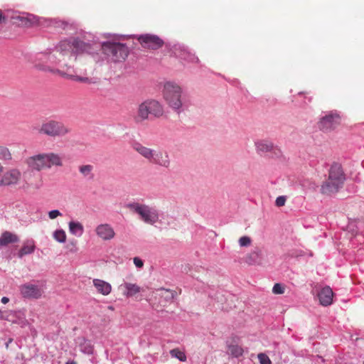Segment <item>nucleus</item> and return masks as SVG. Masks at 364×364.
I'll list each match as a JSON object with an SVG mask.
<instances>
[{"label":"nucleus","instance_id":"40","mask_svg":"<svg viewBox=\"0 0 364 364\" xmlns=\"http://www.w3.org/2000/svg\"><path fill=\"white\" fill-rule=\"evenodd\" d=\"M6 20L5 16L3 15L2 11L0 10V24L4 22Z\"/></svg>","mask_w":364,"mask_h":364},{"label":"nucleus","instance_id":"26","mask_svg":"<svg viewBox=\"0 0 364 364\" xmlns=\"http://www.w3.org/2000/svg\"><path fill=\"white\" fill-rule=\"evenodd\" d=\"M172 357L178 359L180 361L185 362L187 359L185 353L178 348H173L170 350Z\"/></svg>","mask_w":364,"mask_h":364},{"label":"nucleus","instance_id":"7","mask_svg":"<svg viewBox=\"0 0 364 364\" xmlns=\"http://www.w3.org/2000/svg\"><path fill=\"white\" fill-rule=\"evenodd\" d=\"M70 132V129L64 123L54 119L43 122L38 129L40 134L54 138L64 136Z\"/></svg>","mask_w":364,"mask_h":364},{"label":"nucleus","instance_id":"21","mask_svg":"<svg viewBox=\"0 0 364 364\" xmlns=\"http://www.w3.org/2000/svg\"><path fill=\"white\" fill-rule=\"evenodd\" d=\"M93 285L98 293L107 296L112 291V286L109 283L99 279H93Z\"/></svg>","mask_w":364,"mask_h":364},{"label":"nucleus","instance_id":"5","mask_svg":"<svg viewBox=\"0 0 364 364\" xmlns=\"http://www.w3.org/2000/svg\"><path fill=\"white\" fill-rule=\"evenodd\" d=\"M90 49V45L78 39L72 41L65 40L60 42L57 47V53L65 61V58H70L75 54L87 52Z\"/></svg>","mask_w":364,"mask_h":364},{"label":"nucleus","instance_id":"32","mask_svg":"<svg viewBox=\"0 0 364 364\" xmlns=\"http://www.w3.org/2000/svg\"><path fill=\"white\" fill-rule=\"evenodd\" d=\"M284 286L279 284V283H277L274 285L273 288H272V292L274 294H282L284 293Z\"/></svg>","mask_w":364,"mask_h":364},{"label":"nucleus","instance_id":"20","mask_svg":"<svg viewBox=\"0 0 364 364\" xmlns=\"http://www.w3.org/2000/svg\"><path fill=\"white\" fill-rule=\"evenodd\" d=\"M119 289L122 291L124 296L131 297L141 291V287L136 284L131 282H124L119 286Z\"/></svg>","mask_w":364,"mask_h":364},{"label":"nucleus","instance_id":"18","mask_svg":"<svg viewBox=\"0 0 364 364\" xmlns=\"http://www.w3.org/2000/svg\"><path fill=\"white\" fill-rule=\"evenodd\" d=\"M342 186L328 177L327 180L321 186V193L323 195L329 196L337 193Z\"/></svg>","mask_w":364,"mask_h":364},{"label":"nucleus","instance_id":"1","mask_svg":"<svg viewBox=\"0 0 364 364\" xmlns=\"http://www.w3.org/2000/svg\"><path fill=\"white\" fill-rule=\"evenodd\" d=\"M62 61H64L62 57H60L58 53L56 52L53 53H38L36 55L35 60V67L40 70L45 72H50L54 74H58L64 77L69 80L77 81L82 83L90 84L93 81L91 78L84 76H80L75 74L74 71H71V68L68 66L66 63H63L61 66L67 68L65 70H60L55 68V65H59Z\"/></svg>","mask_w":364,"mask_h":364},{"label":"nucleus","instance_id":"38","mask_svg":"<svg viewBox=\"0 0 364 364\" xmlns=\"http://www.w3.org/2000/svg\"><path fill=\"white\" fill-rule=\"evenodd\" d=\"M134 264L138 268H141L144 266L143 261L139 257L134 258Z\"/></svg>","mask_w":364,"mask_h":364},{"label":"nucleus","instance_id":"4","mask_svg":"<svg viewBox=\"0 0 364 364\" xmlns=\"http://www.w3.org/2000/svg\"><path fill=\"white\" fill-rule=\"evenodd\" d=\"M164 114V109L162 105L156 100H146L139 104L135 120L137 122H141L149 118L161 117Z\"/></svg>","mask_w":364,"mask_h":364},{"label":"nucleus","instance_id":"42","mask_svg":"<svg viewBox=\"0 0 364 364\" xmlns=\"http://www.w3.org/2000/svg\"><path fill=\"white\" fill-rule=\"evenodd\" d=\"M12 341H13L12 338H9V341L6 343V349L9 348V344L12 342Z\"/></svg>","mask_w":364,"mask_h":364},{"label":"nucleus","instance_id":"31","mask_svg":"<svg viewBox=\"0 0 364 364\" xmlns=\"http://www.w3.org/2000/svg\"><path fill=\"white\" fill-rule=\"evenodd\" d=\"M21 23L25 26H31L35 22L34 17L29 16L20 18Z\"/></svg>","mask_w":364,"mask_h":364},{"label":"nucleus","instance_id":"14","mask_svg":"<svg viewBox=\"0 0 364 364\" xmlns=\"http://www.w3.org/2000/svg\"><path fill=\"white\" fill-rule=\"evenodd\" d=\"M20 291L23 297L30 299H40L44 293L42 286L26 283L20 287Z\"/></svg>","mask_w":364,"mask_h":364},{"label":"nucleus","instance_id":"12","mask_svg":"<svg viewBox=\"0 0 364 364\" xmlns=\"http://www.w3.org/2000/svg\"><path fill=\"white\" fill-rule=\"evenodd\" d=\"M137 40L141 46L146 49L157 50L164 46V41L156 35H140Z\"/></svg>","mask_w":364,"mask_h":364},{"label":"nucleus","instance_id":"10","mask_svg":"<svg viewBox=\"0 0 364 364\" xmlns=\"http://www.w3.org/2000/svg\"><path fill=\"white\" fill-rule=\"evenodd\" d=\"M255 145L257 152L260 155H267L273 159H279L282 156V150L268 140H258L255 141Z\"/></svg>","mask_w":364,"mask_h":364},{"label":"nucleus","instance_id":"17","mask_svg":"<svg viewBox=\"0 0 364 364\" xmlns=\"http://www.w3.org/2000/svg\"><path fill=\"white\" fill-rule=\"evenodd\" d=\"M328 177L341 186L346 179L343 168L338 164H334L331 166Z\"/></svg>","mask_w":364,"mask_h":364},{"label":"nucleus","instance_id":"36","mask_svg":"<svg viewBox=\"0 0 364 364\" xmlns=\"http://www.w3.org/2000/svg\"><path fill=\"white\" fill-rule=\"evenodd\" d=\"M286 203V197L285 196H279L277 198L275 204L277 207H282L285 205Z\"/></svg>","mask_w":364,"mask_h":364},{"label":"nucleus","instance_id":"23","mask_svg":"<svg viewBox=\"0 0 364 364\" xmlns=\"http://www.w3.org/2000/svg\"><path fill=\"white\" fill-rule=\"evenodd\" d=\"M36 249L35 242L33 240H28L25 242L18 252V257H22L26 255L31 254Z\"/></svg>","mask_w":364,"mask_h":364},{"label":"nucleus","instance_id":"25","mask_svg":"<svg viewBox=\"0 0 364 364\" xmlns=\"http://www.w3.org/2000/svg\"><path fill=\"white\" fill-rule=\"evenodd\" d=\"M13 159V154L11 150L6 146L0 145V160L10 161Z\"/></svg>","mask_w":364,"mask_h":364},{"label":"nucleus","instance_id":"22","mask_svg":"<svg viewBox=\"0 0 364 364\" xmlns=\"http://www.w3.org/2000/svg\"><path fill=\"white\" fill-rule=\"evenodd\" d=\"M18 237L11 232L5 231L0 236V247L18 242Z\"/></svg>","mask_w":364,"mask_h":364},{"label":"nucleus","instance_id":"6","mask_svg":"<svg viewBox=\"0 0 364 364\" xmlns=\"http://www.w3.org/2000/svg\"><path fill=\"white\" fill-rule=\"evenodd\" d=\"M164 97L167 104L173 109L178 110L182 106L181 87L175 82H168L164 87Z\"/></svg>","mask_w":364,"mask_h":364},{"label":"nucleus","instance_id":"16","mask_svg":"<svg viewBox=\"0 0 364 364\" xmlns=\"http://www.w3.org/2000/svg\"><path fill=\"white\" fill-rule=\"evenodd\" d=\"M95 232L99 238L105 241L111 240L115 237L114 228L108 223L98 225Z\"/></svg>","mask_w":364,"mask_h":364},{"label":"nucleus","instance_id":"13","mask_svg":"<svg viewBox=\"0 0 364 364\" xmlns=\"http://www.w3.org/2000/svg\"><path fill=\"white\" fill-rule=\"evenodd\" d=\"M176 294V291L168 289L161 288L155 292V299H159L158 304L153 303V308L158 309L159 307H164L171 303Z\"/></svg>","mask_w":364,"mask_h":364},{"label":"nucleus","instance_id":"30","mask_svg":"<svg viewBox=\"0 0 364 364\" xmlns=\"http://www.w3.org/2000/svg\"><path fill=\"white\" fill-rule=\"evenodd\" d=\"M83 343H80L81 350L85 353L90 354L92 353V347L90 343L87 341L85 338L81 339Z\"/></svg>","mask_w":364,"mask_h":364},{"label":"nucleus","instance_id":"45","mask_svg":"<svg viewBox=\"0 0 364 364\" xmlns=\"http://www.w3.org/2000/svg\"><path fill=\"white\" fill-rule=\"evenodd\" d=\"M67 364H76V363L73 361V362H70V363L68 362V363H67Z\"/></svg>","mask_w":364,"mask_h":364},{"label":"nucleus","instance_id":"9","mask_svg":"<svg viewBox=\"0 0 364 364\" xmlns=\"http://www.w3.org/2000/svg\"><path fill=\"white\" fill-rule=\"evenodd\" d=\"M127 207L132 212L138 214L146 223L154 225L159 220L156 210L149 206L139 203H129Z\"/></svg>","mask_w":364,"mask_h":364},{"label":"nucleus","instance_id":"44","mask_svg":"<svg viewBox=\"0 0 364 364\" xmlns=\"http://www.w3.org/2000/svg\"><path fill=\"white\" fill-rule=\"evenodd\" d=\"M3 171H4V166L0 163V175L3 173Z\"/></svg>","mask_w":364,"mask_h":364},{"label":"nucleus","instance_id":"35","mask_svg":"<svg viewBox=\"0 0 364 364\" xmlns=\"http://www.w3.org/2000/svg\"><path fill=\"white\" fill-rule=\"evenodd\" d=\"M66 248L69 250V252L75 253L77 251V241L72 240L70 241L67 245Z\"/></svg>","mask_w":364,"mask_h":364},{"label":"nucleus","instance_id":"15","mask_svg":"<svg viewBox=\"0 0 364 364\" xmlns=\"http://www.w3.org/2000/svg\"><path fill=\"white\" fill-rule=\"evenodd\" d=\"M340 116L338 114L331 113L322 117L318 123L319 129L323 132L334 129L340 124Z\"/></svg>","mask_w":364,"mask_h":364},{"label":"nucleus","instance_id":"33","mask_svg":"<svg viewBox=\"0 0 364 364\" xmlns=\"http://www.w3.org/2000/svg\"><path fill=\"white\" fill-rule=\"evenodd\" d=\"M238 242L241 247H247L251 245L252 240L248 236H242L239 239Z\"/></svg>","mask_w":364,"mask_h":364},{"label":"nucleus","instance_id":"19","mask_svg":"<svg viewBox=\"0 0 364 364\" xmlns=\"http://www.w3.org/2000/svg\"><path fill=\"white\" fill-rule=\"evenodd\" d=\"M318 296L321 305L328 306L332 303L333 292L329 287H326L320 291Z\"/></svg>","mask_w":364,"mask_h":364},{"label":"nucleus","instance_id":"29","mask_svg":"<svg viewBox=\"0 0 364 364\" xmlns=\"http://www.w3.org/2000/svg\"><path fill=\"white\" fill-rule=\"evenodd\" d=\"M54 239L59 242H65L66 240V234L63 230H57L53 233Z\"/></svg>","mask_w":364,"mask_h":364},{"label":"nucleus","instance_id":"8","mask_svg":"<svg viewBox=\"0 0 364 364\" xmlns=\"http://www.w3.org/2000/svg\"><path fill=\"white\" fill-rule=\"evenodd\" d=\"M102 47L104 53L115 62L124 60L129 55V49L123 43L107 42Z\"/></svg>","mask_w":364,"mask_h":364},{"label":"nucleus","instance_id":"39","mask_svg":"<svg viewBox=\"0 0 364 364\" xmlns=\"http://www.w3.org/2000/svg\"><path fill=\"white\" fill-rule=\"evenodd\" d=\"M181 58L187 60H191V58H194L193 56H192L189 53L186 51H183L181 54Z\"/></svg>","mask_w":364,"mask_h":364},{"label":"nucleus","instance_id":"41","mask_svg":"<svg viewBox=\"0 0 364 364\" xmlns=\"http://www.w3.org/2000/svg\"><path fill=\"white\" fill-rule=\"evenodd\" d=\"M9 301V299L8 297L4 296L1 298V302L4 304H7Z\"/></svg>","mask_w":364,"mask_h":364},{"label":"nucleus","instance_id":"27","mask_svg":"<svg viewBox=\"0 0 364 364\" xmlns=\"http://www.w3.org/2000/svg\"><path fill=\"white\" fill-rule=\"evenodd\" d=\"M228 350L230 354L235 358H238L243 354L242 348L238 345H230Z\"/></svg>","mask_w":364,"mask_h":364},{"label":"nucleus","instance_id":"34","mask_svg":"<svg viewBox=\"0 0 364 364\" xmlns=\"http://www.w3.org/2000/svg\"><path fill=\"white\" fill-rule=\"evenodd\" d=\"M257 357L260 364H272L269 358L266 354L261 353L258 354Z\"/></svg>","mask_w":364,"mask_h":364},{"label":"nucleus","instance_id":"11","mask_svg":"<svg viewBox=\"0 0 364 364\" xmlns=\"http://www.w3.org/2000/svg\"><path fill=\"white\" fill-rule=\"evenodd\" d=\"M21 172L16 168H12L5 171L0 177V186H14L19 183L21 179Z\"/></svg>","mask_w":364,"mask_h":364},{"label":"nucleus","instance_id":"28","mask_svg":"<svg viewBox=\"0 0 364 364\" xmlns=\"http://www.w3.org/2000/svg\"><path fill=\"white\" fill-rule=\"evenodd\" d=\"M93 168V166L90 164L82 165L79 166V171L84 177H88L92 174Z\"/></svg>","mask_w":364,"mask_h":364},{"label":"nucleus","instance_id":"37","mask_svg":"<svg viewBox=\"0 0 364 364\" xmlns=\"http://www.w3.org/2000/svg\"><path fill=\"white\" fill-rule=\"evenodd\" d=\"M60 215H62V213L58 210H53L48 213V216L51 220H53Z\"/></svg>","mask_w":364,"mask_h":364},{"label":"nucleus","instance_id":"2","mask_svg":"<svg viewBox=\"0 0 364 364\" xmlns=\"http://www.w3.org/2000/svg\"><path fill=\"white\" fill-rule=\"evenodd\" d=\"M25 164L31 171H41L53 166H63L62 156L55 152L39 153L25 159Z\"/></svg>","mask_w":364,"mask_h":364},{"label":"nucleus","instance_id":"43","mask_svg":"<svg viewBox=\"0 0 364 364\" xmlns=\"http://www.w3.org/2000/svg\"><path fill=\"white\" fill-rule=\"evenodd\" d=\"M41 63L43 65H48V64H49V62L48 61L47 59H44L43 61H41Z\"/></svg>","mask_w":364,"mask_h":364},{"label":"nucleus","instance_id":"3","mask_svg":"<svg viewBox=\"0 0 364 364\" xmlns=\"http://www.w3.org/2000/svg\"><path fill=\"white\" fill-rule=\"evenodd\" d=\"M132 147L149 162L163 168H170L171 161L168 152L161 150L156 151L152 149L142 145L139 142H134Z\"/></svg>","mask_w":364,"mask_h":364},{"label":"nucleus","instance_id":"24","mask_svg":"<svg viewBox=\"0 0 364 364\" xmlns=\"http://www.w3.org/2000/svg\"><path fill=\"white\" fill-rule=\"evenodd\" d=\"M69 230L71 234L81 236L84 232L83 225L79 222L71 221L69 223Z\"/></svg>","mask_w":364,"mask_h":364}]
</instances>
